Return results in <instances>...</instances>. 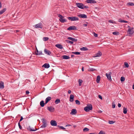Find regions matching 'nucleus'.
<instances>
[{
    "label": "nucleus",
    "mask_w": 134,
    "mask_h": 134,
    "mask_svg": "<svg viewBox=\"0 0 134 134\" xmlns=\"http://www.w3.org/2000/svg\"><path fill=\"white\" fill-rule=\"evenodd\" d=\"M75 4L77 7L81 9H83L84 8H88V6H85L82 3H76Z\"/></svg>",
    "instance_id": "f257e3e1"
},
{
    "label": "nucleus",
    "mask_w": 134,
    "mask_h": 134,
    "mask_svg": "<svg viewBox=\"0 0 134 134\" xmlns=\"http://www.w3.org/2000/svg\"><path fill=\"white\" fill-rule=\"evenodd\" d=\"M92 109V105L91 104H88L87 106L85 107L84 110L86 112H88Z\"/></svg>",
    "instance_id": "f03ea898"
},
{
    "label": "nucleus",
    "mask_w": 134,
    "mask_h": 134,
    "mask_svg": "<svg viewBox=\"0 0 134 134\" xmlns=\"http://www.w3.org/2000/svg\"><path fill=\"white\" fill-rule=\"evenodd\" d=\"M59 17V20L61 22L64 23L66 22L67 20L66 19L64 18V16H63L62 15L59 14L58 15Z\"/></svg>",
    "instance_id": "7ed1b4c3"
},
{
    "label": "nucleus",
    "mask_w": 134,
    "mask_h": 134,
    "mask_svg": "<svg viewBox=\"0 0 134 134\" xmlns=\"http://www.w3.org/2000/svg\"><path fill=\"white\" fill-rule=\"evenodd\" d=\"M67 18L68 20L71 21H76L79 20V18L76 16L68 17Z\"/></svg>",
    "instance_id": "20e7f679"
},
{
    "label": "nucleus",
    "mask_w": 134,
    "mask_h": 134,
    "mask_svg": "<svg viewBox=\"0 0 134 134\" xmlns=\"http://www.w3.org/2000/svg\"><path fill=\"white\" fill-rule=\"evenodd\" d=\"M42 122L43 125L41 126V128H44L47 125L45 119H43Z\"/></svg>",
    "instance_id": "39448f33"
},
{
    "label": "nucleus",
    "mask_w": 134,
    "mask_h": 134,
    "mask_svg": "<svg viewBox=\"0 0 134 134\" xmlns=\"http://www.w3.org/2000/svg\"><path fill=\"white\" fill-rule=\"evenodd\" d=\"M34 27L36 28H40L42 29L43 27V25L41 23H39L34 25Z\"/></svg>",
    "instance_id": "423d86ee"
},
{
    "label": "nucleus",
    "mask_w": 134,
    "mask_h": 134,
    "mask_svg": "<svg viewBox=\"0 0 134 134\" xmlns=\"http://www.w3.org/2000/svg\"><path fill=\"white\" fill-rule=\"evenodd\" d=\"M111 73L110 72H109V74L106 73L105 75L107 77V79L110 81H111Z\"/></svg>",
    "instance_id": "0eeeda50"
},
{
    "label": "nucleus",
    "mask_w": 134,
    "mask_h": 134,
    "mask_svg": "<svg viewBox=\"0 0 134 134\" xmlns=\"http://www.w3.org/2000/svg\"><path fill=\"white\" fill-rule=\"evenodd\" d=\"M77 29L76 27L75 26H70L68 29V30H76Z\"/></svg>",
    "instance_id": "6e6552de"
},
{
    "label": "nucleus",
    "mask_w": 134,
    "mask_h": 134,
    "mask_svg": "<svg viewBox=\"0 0 134 134\" xmlns=\"http://www.w3.org/2000/svg\"><path fill=\"white\" fill-rule=\"evenodd\" d=\"M27 129L30 131H35L37 130L35 127L31 128L30 126H29L27 127Z\"/></svg>",
    "instance_id": "1a4fd4ad"
},
{
    "label": "nucleus",
    "mask_w": 134,
    "mask_h": 134,
    "mask_svg": "<svg viewBox=\"0 0 134 134\" xmlns=\"http://www.w3.org/2000/svg\"><path fill=\"white\" fill-rule=\"evenodd\" d=\"M128 27H129V28L128 30V32L129 34H132L133 33V31L132 29L133 28H132L131 29L129 26H128Z\"/></svg>",
    "instance_id": "9d476101"
},
{
    "label": "nucleus",
    "mask_w": 134,
    "mask_h": 134,
    "mask_svg": "<svg viewBox=\"0 0 134 134\" xmlns=\"http://www.w3.org/2000/svg\"><path fill=\"white\" fill-rule=\"evenodd\" d=\"M50 124L52 126H56L57 125V122L55 120H52L50 122Z\"/></svg>",
    "instance_id": "9b49d317"
},
{
    "label": "nucleus",
    "mask_w": 134,
    "mask_h": 134,
    "mask_svg": "<svg viewBox=\"0 0 134 134\" xmlns=\"http://www.w3.org/2000/svg\"><path fill=\"white\" fill-rule=\"evenodd\" d=\"M78 16L81 18H87L86 15L84 14H80L78 15Z\"/></svg>",
    "instance_id": "f8f14e48"
},
{
    "label": "nucleus",
    "mask_w": 134,
    "mask_h": 134,
    "mask_svg": "<svg viewBox=\"0 0 134 134\" xmlns=\"http://www.w3.org/2000/svg\"><path fill=\"white\" fill-rule=\"evenodd\" d=\"M47 108L48 110L51 112H53L55 110L54 108L52 107H48Z\"/></svg>",
    "instance_id": "ddd939ff"
},
{
    "label": "nucleus",
    "mask_w": 134,
    "mask_h": 134,
    "mask_svg": "<svg viewBox=\"0 0 134 134\" xmlns=\"http://www.w3.org/2000/svg\"><path fill=\"white\" fill-rule=\"evenodd\" d=\"M87 3H96V1L94 0H87L86 1Z\"/></svg>",
    "instance_id": "4468645a"
},
{
    "label": "nucleus",
    "mask_w": 134,
    "mask_h": 134,
    "mask_svg": "<svg viewBox=\"0 0 134 134\" xmlns=\"http://www.w3.org/2000/svg\"><path fill=\"white\" fill-rule=\"evenodd\" d=\"M51 99V97L49 96L48 97L45 99V104H46Z\"/></svg>",
    "instance_id": "2eb2a0df"
},
{
    "label": "nucleus",
    "mask_w": 134,
    "mask_h": 134,
    "mask_svg": "<svg viewBox=\"0 0 134 134\" xmlns=\"http://www.w3.org/2000/svg\"><path fill=\"white\" fill-rule=\"evenodd\" d=\"M50 67V65L46 63L42 66V67H44L46 68H48Z\"/></svg>",
    "instance_id": "dca6fc26"
},
{
    "label": "nucleus",
    "mask_w": 134,
    "mask_h": 134,
    "mask_svg": "<svg viewBox=\"0 0 134 134\" xmlns=\"http://www.w3.org/2000/svg\"><path fill=\"white\" fill-rule=\"evenodd\" d=\"M44 52L45 54L47 55H50L51 54V52L49 51L46 49H44Z\"/></svg>",
    "instance_id": "f3484780"
},
{
    "label": "nucleus",
    "mask_w": 134,
    "mask_h": 134,
    "mask_svg": "<svg viewBox=\"0 0 134 134\" xmlns=\"http://www.w3.org/2000/svg\"><path fill=\"white\" fill-rule=\"evenodd\" d=\"M74 96L72 94H71L70 96V100L69 101L70 102H72L74 100Z\"/></svg>",
    "instance_id": "a211bd4d"
},
{
    "label": "nucleus",
    "mask_w": 134,
    "mask_h": 134,
    "mask_svg": "<svg viewBox=\"0 0 134 134\" xmlns=\"http://www.w3.org/2000/svg\"><path fill=\"white\" fill-rule=\"evenodd\" d=\"M55 46L56 47L60 49H62L63 48L61 44H56L55 45Z\"/></svg>",
    "instance_id": "6ab92c4d"
},
{
    "label": "nucleus",
    "mask_w": 134,
    "mask_h": 134,
    "mask_svg": "<svg viewBox=\"0 0 134 134\" xmlns=\"http://www.w3.org/2000/svg\"><path fill=\"white\" fill-rule=\"evenodd\" d=\"M77 113V111L75 109H72L71 110V113L70 114L72 115H75Z\"/></svg>",
    "instance_id": "aec40b11"
},
{
    "label": "nucleus",
    "mask_w": 134,
    "mask_h": 134,
    "mask_svg": "<svg viewBox=\"0 0 134 134\" xmlns=\"http://www.w3.org/2000/svg\"><path fill=\"white\" fill-rule=\"evenodd\" d=\"M102 55V53L100 51H99L98 53H96L95 57H99Z\"/></svg>",
    "instance_id": "412c9836"
},
{
    "label": "nucleus",
    "mask_w": 134,
    "mask_h": 134,
    "mask_svg": "<svg viewBox=\"0 0 134 134\" xmlns=\"http://www.w3.org/2000/svg\"><path fill=\"white\" fill-rule=\"evenodd\" d=\"M4 88V83L2 82H0V89H3Z\"/></svg>",
    "instance_id": "4be33fe9"
},
{
    "label": "nucleus",
    "mask_w": 134,
    "mask_h": 134,
    "mask_svg": "<svg viewBox=\"0 0 134 134\" xmlns=\"http://www.w3.org/2000/svg\"><path fill=\"white\" fill-rule=\"evenodd\" d=\"M100 78V76L99 75H98L96 79V82L97 83H99V82Z\"/></svg>",
    "instance_id": "5701e85b"
},
{
    "label": "nucleus",
    "mask_w": 134,
    "mask_h": 134,
    "mask_svg": "<svg viewBox=\"0 0 134 134\" xmlns=\"http://www.w3.org/2000/svg\"><path fill=\"white\" fill-rule=\"evenodd\" d=\"M62 57L63 59H68L70 58L69 56L66 55H63L62 56Z\"/></svg>",
    "instance_id": "b1692460"
},
{
    "label": "nucleus",
    "mask_w": 134,
    "mask_h": 134,
    "mask_svg": "<svg viewBox=\"0 0 134 134\" xmlns=\"http://www.w3.org/2000/svg\"><path fill=\"white\" fill-rule=\"evenodd\" d=\"M40 104L41 107H43L45 103H44V101L42 100L40 102Z\"/></svg>",
    "instance_id": "393cba45"
},
{
    "label": "nucleus",
    "mask_w": 134,
    "mask_h": 134,
    "mask_svg": "<svg viewBox=\"0 0 134 134\" xmlns=\"http://www.w3.org/2000/svg\"><path fill=\"white\" fill-rule=\"evenodd\" d=\"M80 50L81 51H87L88 50V49L87 48L84 47H83L81 48H80Z\"/></svg>",
    "instance_id": "a878e982"
},
{
    "label": "nucleus",
    "mask_w": 134,
    "mask_h": 134,
    "mask_svg": "<svg viewBox=\"0 0 134 134\" xmlns=\"http://www.w3.org/2000/svg\"><path fill=\"white\" fill-rule=\"evenodd\" d=\"M127 108L124 107L123 108V113L124 114H126L127 113Z\"/></svg>",
    "instance_id": "bb28decb"
},
{
    "label": "nucleus",
    "mask_w": 134,
    "mask_h": 134,
    "mask_svg": "<svg viewBox=\"0 0 134 134\" xmlns=\"http://www.w3.org/2000/svg\"><path fill=\"white\" fill-rule=\"evenodd\" d=\"M119 22L121 23H128V21H126L125 20H122L121 19H119Z\"/></svg>",
    "instance_id": "cd10ccee"
},
{
    "label": "nucleus",
    "mask_w": 134,
    "mask_h": 134,
    "mask_svg": "<svg viewBox=\"0 0 134 134\" xmlns=\"http://www.w3.org/2000/svg\"><path fill=\"white\" fill-rule=\"evenodd\" d=\"M37 55H40L42 54H43L42 53V52L41 51H39L38 53H35Z\"/></svg>",
    "instance_id": "c85d7f7f"
},
{
    "label": "nucleus",
    "mask_w": 134,
    "mask_h": 134,
    "mask_svg": "<svg viewBox=\"0 0 134 134\" xmlns=\"http://www.w3.org/2000/svg\"><path fill=\"white\" fill-rule=\"evenodd\" d=\"M6 8H4L1 11H0V14H2L3 13L5 12V11H6Z\"/></svg>",
    "instance_id": "c756f323"
},
{
    "label": "nucleus",
    "mask_w": 134,
    "mask_h": 134,
    "mask_svg": "<svg viewBox=\"0 0 134 134\" xmlns=\"http://www.w3.org/2000/svg\"><path fill=\"white\" fill-rule=\"evenodd\" d=\"M78 82L79 83V85L81 86V83L82 82V80L79 79L78 80Z\"/></svg>",
    "instance_id": "7c9ffc66"
},
{
    "label": "nucleus",
    "mask_w": 134,
    "mask_h": 134,
    "mask_svg": "<svg viewBox=\"0 0 134 134\" xmlns=\"http://www.w3.org/2000/svg\"><path fill=\"white\" fill-rule=\"evenodd\" d=\"M60 100L59 99H57L56 100L55 102V103L56 104H58V103H60Z\"/></svg>",
    "instance_id": "2f4dec72"
},
{
    "label": "nucleus",
    "mask_w": 134,
    "mask_h": 134,
    "mask_svg": "<svg viewBox=\"0 0 134 134\" xmlns=\"http://www.w3.org/2000/svg\"><path fill=\"white\" fill-rule=\"evenodd\" d=\"M66 41L68 43L72 44L73 43V42L68 40H66Z\"/></svg>",
    "instance_id": "473e14b6"
},
{
    "label": "nucleus",
    "mask_w": 134,
    "mask_h": 134,
    "mask_svg": "<svg viewBox=\"0 0 134 134\" xmlns=\"http://www.w3.org/2000/svg\"><path fill=\"white\" fill-rule=\"evenodd\" d=\"M112 34L114 35H119V33L118 32L116 31L113 32Z\"/></svg>",
    "instance_id": "72a5a7b5"
},
{
    "label": "nucleus",
    "mask_w": 134,
    "mask_h": 134,
    "mask_svg": "<svg viewBox=\"0 0 134 134\" xmlns=\"http://www.w3.org/2000/svg\"><path fill=\"white\" fill-rule=\"evenodd\" d=\"M72 53L76 55H79L80 54V52H72Z\"/></svg>",
    "instance_id": "f704fd0d"
},
{
    "label": "nucleus",
    "mask_w": 134,
    "mask_h": 134,
    "mask_svg": "<svg viewBox=\"0 0 134 134\" xmlns=\"http://www.w3.org/2000/svg\"><path fill=\"white\" fill-rule=\"evenodd\" d=\"M127 5L130 6H134V4L132 2H129L127 4Z\"/></svg>",
    "instance_id": "c9c22d12"
},
{
    "label": "nucleus",
    "mask_w": 134,
    "mask_h": 134,
    "mask_svg": "<svg viewBox=\"0 0 134 134\" xmlns=\"http://www.w3.org/2000/svg\"><path fill=\"white\" fill-rule=\"evenodd\" d=\"M89 129L85 127L83 129V131L84 132H87L89 131Z\"/></svg>",
    "instance_id": "e433bc0d"
},
{
    "label": "nucleus",
    "mask_w": 134,
    "mask_h": 134,
    "mask_svg": "<svg viewBox=\"0 0 134 134\" xmlns=\"http://www.w3.org/2000/svg\"><path fill=\"white\" fill-rule=\"evenodd\" d=\"M96 70L93 68H91L89 69V71H94Z\"/></svg>",
    "instance_id": "4c0bfd02"
},
{
    "label": "nucleus",
    "mask_w": 134,
    "mask_h": 134,
    "mask_svg": "<svg viewBox=\"0 0 134 134\" xmlns=\"http://www.w3.org/2000/svg\"><path fill=\"white\" fill-rule=\"evenodd\" d=\"M76 103L78 105H80V102L77 100H76L75 101Z\"/></svg>",
    "instance_id": "58836bf2"
},
{
    "label": "nucleus",
    "mask_w": 134,
    "mask_h": 134,
    "mask_svg": "<svg viewBox=\"0 0 134 134\" xmlns=\"http://www.w3.org/2000/svg\"><path fill=\"white\" fill-rule=\"evenodd\" d=\"M125 78L124 77L122 76L120 78V81L121 82L124 81L125 80Z\"/></svg>",
    "instance_id": "ea45409f"
},
{
    "label": "nucleus",
    "mask_w": 134,
    "mask_h": 134,
    "mask_svg": "<svg viewBox=\"0 0 134 134\" xmlns=\"http://www.w3.org/2000/svg\"><path fill=\"white\" fill-rule=\"evenodd\" d=\"M48 40V38L47 37H44L43 38V40L44 41H46Z\"/></svg>",
    "instance_id": "a19ab883"
},
{
    "label": "nucleus",
    "mask_w": 134,
    "mask_h": 134,
    "mask_svg": "<svg viewBox=\"0 0 134 134\" xmlns=\"http://www.w3.org/2000/svg\"><path fill=\"white\" fill-rule=\"evenodd\" d=\"M124 65L126 67L128 68L129 67V65L127 62H125L124 63Z\"/></svg>",
    "instance_id": "79ce46f5"
},
{
    "label": "nucleus",
    "mask_w": 134,
    "mask_h": 134,
    "mask_svg": "<svg viewBox=\"0 0 134 134\" xmlns=\"http://www.w3.org/2000/svg\"><path fill=\"white\" fill-rule=\"evenodd\" d=\"M115 122L109 120L108 121V123L110 124H112L114 123Z\"/></svg>",
    "instance_id": "37998d69"
},
{
    "label": "nucleus",
    "mask_w": 134,
    "mask_h": 134,
    "mask_svg": "<svg viewBox=\"0 0 134 134\" xmlns=\"http://www.w3.org/2000/svg\"><path fill=\"white\" fill-rule=\"evenodd\" d=\"M115 104L114 102H113L112 103V107L113 108H114L115 107Z\"/></svg>",
    "instance_id": "c03bdc74"
},
{
    "label": "nucleus",
    "mask_w": 134,
    "mask_h": 134,
    "mask_svg": "<svg viewBox=\"0 0 134 134\" xmlns=\"http://www.w3.org/2000/svg\"><path fill=\"white\" fill-rule=\"evenodd\" d=\"M18 126H19V128H20V129L21 130L22 129V127L20 125V122H19V123H18Z\"/></svg>",
    "instance_id": "a18cd8bd"
},
{
    "label": "nucleus",
    "mask_w": 134,
    "mask_h": 134,
    "mask_svg": "<svg viewBox=\"0 0 134 134\" xmlns=\"http://www.w3.org/2000/svg\"><path fill=\"white\" fill-rule=\"evenodd\" d=\"M73 38H72V37H68V39L69 40H70L72 41L73 40Z\"/></svg>",
    "instance_id": "49530a36"
},
{
    "label": "nucleus",
    "mask_w": 134,
    "mask_h": 134,
    "mask_svg": "<svg viewBox=\"0 0 134 134\" xmlns=\"http://www.w3.org/2000/svg\"><path fill=\"white\" fill-rule=\"evenodd\" d=\"M93 35L95 37H97L98 36V35L94 32L93 33Z\"/></svg>",
    "instance_id": "de8ad7c7"
},
{
    "label": "nucleus",
    "mask_w": 134,
    "mask_h": 134,
    "mask_svg": "<svg viewBox=\"0 0 134 134\" xmlns=\"http://www.w3.org/2000/svg\"><path fill=\"white\" fill-rule=\"evenodd\" d=\"M59 127L61 129H62L63 130H65V128H64L62 126H60Z\"/></svg>",
    "instance_id": "09e8293b"
},
{
    "label": "nucleus",
    "mask_w": 134,
    "mask_h": 134,
    "mask_svg": "<svg viewBox=\"0 0 134 134\" xmlns=\"http://www.w3.org/2000/svg\"><path fill=\"white\" fill-rule=\"evenodd\" d=\"M23 119V117L21 116V119L19 120V122H20V121H21Z\"/></svg>",
    "instance_id": "8fccbe9b"
},
{
    "label": "nucleus",
    "mask_w": 134,
    "mask_h": 134,
    "mask_svg": "<svg viewBox=\"0 0 134 134\" xmlns=\"http://www.w3.org/2000/svg\"><path fill=\"white\" fill-rule=\"evenodd\" d=\"M98 97L100 99H102V97L101 96H100V95H99L98 96Z\"/></svg>",
    "instance_id": "3c124183"
},
{
    "label": "nucleus",
    "mask_w": 134,
    "mask_h": 134,
    "mask_svg": "<svg viewBox=\"0 0 134 134\" xmlns=\"http://www.w3.org/2000/svg\"><path fill=\"white\" fill-rule=\"evenodd\" d=\"M109 22L110 23H114V21L113 20H109Z\"/></svg>",
    "instance_id": "603ef678"
},
{
    "label": "nucleus",
    "mask_w": 134,
    "mask_h": 134,
    "mask_svg": "<svg viewBox=\"0 0 134 134\" xmlns=\"http://www.w3.org/2000/svg\"><path fill=\"white\" fill-rule=\"evenodd\" d=\"M72 41H74L75 42H76L77 41V40L76 39L73 38Z\"/></svg>",
    "instance_id": "864d4df0"
},
{
    "label": "nucleus",
    "mask_w": 134,
    "mask_h": 134,
    "mask_svg": "<svg viewBox=\"0 0 134 134\" xmlns=\"http://www.w3.org/2000/svg\"><path fill=\"white\" fill-rule=\"evenodd\" d=\"M118 106L119 108H120L121 106V105L120 103H118Z\"/></svg>",
    "instance_id": "5fc2aeb1"
},
{
    "label": "nucleus",
    "mask_w": 134,
    "mask_h": 134,
    "mask_svg": "<svg viewBox=\"0 0 134 134\" xmlns=\"http://www.w3.org/2000/svg\"><path fill=\"white\" fill-rule=\"evenodd\" d=\"M29 92L28 91H26V94H28L29 93Z\"/></svg>",
    "instance_id": "6e6d98bb"
},
{
    "label": "nucleus",
    "mask_w": 134,
    "mask_h": 134,
    "mask_svg": "<svg viewBox=\"0 0 134 134\" xmlns=\"http://www.w3.org/2000/svg\"><path fill=\"white\" fill-rule=\"evenodd\" d=\"M68 93L69 94H70L71 93V91L70 90H69L68 91Z\"/></svg>",
    "instance_id": "4d7b16f0"
},
{
    "label": "nucleus",
    "mask_w": 134,
    "mask_h": 134,
    "mask_svg": "<svg viewBox=\"0 0 134 134\" xmlns=\"http://www.w3.org/2000/svg\"><path fill=\"white\" fill-rule=\"evenodd\" d=\"M83 26L84 27L86 26H87V24H83Z\"/></svg>",
    "instance_id": "13d9d810"
},
{
    "label": "nucleus",
    "mask_w": 134,
    "mask_h": 134,
    "mask_svg": "<svg viewBox=\"0 0 134 134\" xmlns=\"http://www.w3.org/2000/svg\"><path fill=\"white\" fill-rule=\"evenodd\" d=\"M71 126V125H67L65 126V127H67L68 126Z\"/></svg>",
    "instance_id": "bf43d9fd"
},
{
    "label": "nucleus",
    "mask_w": 134,
    "mask_h": 134,
    "mask_svg": "<svg viewBox=\"0 0 134 134\" xmlns=\"http://www.w3.org/2000/svg\"><path fill=\"white\" fill-rule=\"evenodd\" d=\"M82 71H84V67H82Z\"/></svg>",
    "instance_id": "052dcab7"
},
{
    "label": "nucleus",
    "mask_w": 134,
    "mask_h": 134,
    "mask_svg": "<svg viewBox=\"0 0 134 134\" xmlns=\"http://www.w3.org/2000/svg\"><path fill=\"white\" fill-rule=\"evenodd\" d=\"M132 88L133 89H134V85L132 86Z\"/></svg>",
    "instance_id": "680f3d73"
},
{
    "label": "nucleus",
    "mask_w": 134,
    "mask_h": 134,
    "mask_svg": "<svg viewBox=\"0 0 134 134\" xmlns=\"http://www.w3.org/2000/svg\"><path fill=\"white\" fill-rule=\"evenodd\" d=\"M102 112V111H100V110L99 111V113H101Z\"/></svg>",
    "instance_id": "e2e57ef3"
},
{
    "label": "nucleus",
    "mask_w": 134,
    "mask_h": 134,
    "mask_svg": "<svg viewBox=\"0 0 134 134\" xmlns=\"http://www.w3.org/2000/svg\"><path fill=\"white\" fill-rule=\"evenodd\" d=\"M74 56V55H71V57H72H72H73Z\"/></svg>",
    "instance_id": "0e129e2a"
},
{
    "label": "nucleus",
    "mask_w": 134,
    "mask_h": 134,
    "mask_svg": "<svg viewBox=\"0 0 134 134\" xmlns=\"http://www.w3.org/2000/svg\"><path fill=\"white\" fill-rule=\"evenodd\" d=\"M16 32H18L19 31V30H16Z\"/></svg>",
    "instance_id": "69168bd1"
},
{
    "label": "nucleus",
    "mask_w": 134,
    "mask_h": 134,
    "mask_svg": "<svg viewBox=\"0 0 134 134\" xmlns=\"http://www.w3.org/2000/svg\"><path fill=\"white\" fill-rule=\"evenodd\" d=\"M36 51L37 52V53H38V52H39L38 51V50H37V49Z\"/></svg>",
    "instance_id": "338daca9"
},
{
    "label": "nucleus",
    "mask_w": 134,
    "mask_h": 134,
    "mask_svg": "<svg viewBox=\"0 0 134 134\" xmlns=\"http://www.w3.org/2000/svg\"><path fill=\"white\" fill-rule=\"evenodd\" d=\"M76 127V126H74V127Z\"/></svg>",
    "instance_id": "774afa93"
}]
</instances>
